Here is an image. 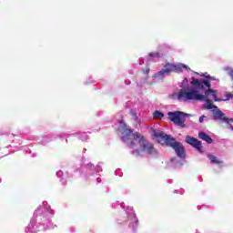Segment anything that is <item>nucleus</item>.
Instances as JSON below:
<instances>
[{
    "label": "nucleus",
    "instance_id": "f257e3e1",
    "mask_svg": "<svg viewBox=\"0 0 233 233\" xmlns=\"http://www.w3.org/2000/svg\"><path fill=\"white\" fill-rule=\"evenodd\" d=\"M180 90L177 94L178 101H221L216 96V90L210 89V81L199 80L192 77L190 84L188 79L184 78L181 85Z\"/></svg>",
    "mask_w": 233,
    "mask_h": 233
},
{
    "label": "nucleus",
    "instance_id": "f03ea898",
    "mask_svg": "<svg viewBox=\"0 0 233 233\" xmlns=\"http://www.w3.org/2000/svg\"><path fill=\"white\" fill-rule=\"evenodd\" d=\"M118 132L124 143H127L130 148H137V150L133 151V155L136 157L156 154L157 151L154 146L150 142H147L141 134L132 133V129L125 122L119 123Z\"/></svg>",
    "mask_w": 233,
    "mask_h": 233
},
{
    "label": "nucleus",
    "instance_id": "7ed1b4c3",
    "mask_svg": "<svg viewBox=\"0 0 233 233\" xmlns=\"http://www.w3.org/2000/svg\"><path fill=\"white\" fill-rule=\"evenodd\" d=\"M154 136L158 138V141H163L167 147H171L178 157L185 159V147H183V144L176 142V139L168 135H165L163 132H155Z\"/></svg>",
    "mask_w": 233,
    "mask_h": 233
},
{
    "label": "nucleus",
    "instance_id": "20e7f679",
    "mask_svg": "<svg viewBox=\"0 0 233 233\" xmlns=\"http://www.w3.org/2000/svg\"><path fill=\"white\" fill-rule=\"evenodd\" d=\"M204 106L208 110H212V119L227 123L228 125V128L232 130L233 127H231L230 123H233V118H227V116H225V113L219 110L218 106L212 105L210 101H207V103L204 104Z\"/></svg>",
    "mask_w": 233,
    "mask_h": 233
},
{
    "label": "nucleus",
    "instance_id": "39448f33",
    "mask_svg": "<svg viewBox=\"0 0 233 233\" xmlns=\"http://www.w3.org/2000/svg\"><path fill=\"white\" fill-rule=\"evenodd\" d=\"M169 121H172L174 125L177 127H180V128H187V124L185 122L187 121V117H188V114H185L181 111H174V112H168L167 113Z\"/></svg>",
    "mask_w": 233,
    "mask_h": 233
},
{
    "label": "nucleus",
    "instance_id": "423d86ee",
    "mask_svg": "<svg viewBox=\"0 0 233 233\" xmlns=\"http://www.w3.org/2000/svg\"><path fill=\"white\" fill-rule=\"evenodd\" d=\"M167 66V69L169 70V74L170 72H175L176 74H181V72H183V70H190V67H188V66L185 65V64H170L167 63L166 64Z\"/></svg>",
    "mask_w": 233,
    "mask_h": 233
},
{
    "label": "nucleus",
    "instance_id": "0eeeda50",
    "mask_svg": "<svg viewBox=\"0 0 233 233\" xmlns=\"http://www.w3.org/2000/svg\"><path fill=\"white\" fill-rule=\"evenodd\" d=\"M186 143L194 147L198 152H203V146L201 145V141L198 140L197 138L187 136L186 137Z\"/></svg>",
    "mask_w": 233,
    "mask_h": 233
},
{
    "label": "nucleus",
    "instance_id": "6e6552de",
    "mask_svg": "<svg viewBox=\"0 0 233 233\" xmlns=\"http://www.w3.org/2000/svg\"><path fill=\"white\" fill-rule=\"evenodd\" d=\"M169 74H170V71L166 64L160 71H158L157 74L153 76V79L163 81V79H165V77H167V76H168Z\"/></svg>",
    "mask_w": 233,
    "mask_h": 233
},
{
    "label": "nucleus",
    "instance_id": "1a4fd4ad",
    "mask_svg": "<svg viewBox=\"0 0 233 233\" xmlns=\"http://www.w3.org/2000/svg\"><path fill=\"white\" fill-rule=\"evenodd\" d=\"M198 137L199 139H202V141H206V143H208V145L212 144V138L210 137V136L207 135V133H198Z\"/></svg>",
    "mask_w": 233,
    "mask_h": 233
},
{
    "label": "nucleus",
    "instance_id": "9d476101",
    "mask_svg": "<svg viewBox=\"0 0 233 233\" xmlns=\"http://www.w3.org/2000/svg\"><path fill=\"white\" fill-rule=\"evenodd\" d=\"M208 159L211 163H214L215 165H221V163H223V161L219 160L218 157L214 155H208Z\"/></svg>",
    "mask_w": 233,
    "mask_h": 233
},
{
    "label": "nucleus",
    "instance_id": "9b49d317",
    "mask_svg": "<svg viewBox=\"0 0 233 233\" xmlns=\"http://www.w3.org/2000/svg\"><path fill=\"white\" fill-rule=\"evenodd\" d=\"M154 119H163L165 117V115L161 113V111H155L153 113Z\"/></svg>",
    "mask_w": 233,
    "mask_h": 233
},
{
    "label": "nucleus",
    "instance_id": "f8f14e48",
    "mask_svg": "<svg viewBox=\"0 0 233 233\" xmlns=\"http://www.w3.org/2000/svg\"><path fill=\"white\" fill-rule=\"evenodd\" d=\"M131 117L136 125L139 123V118L137 117V114H136V112H131Z\"/></svg>",
    "mask_w": 233,
    "mask_h": 233
},
{
    "label": "nucleus",
    "instance_id": "ddd939ff",
    "mask_svg": "<svg viewBox=\"0 0 233 233\" xmlns=\"http://www.w3.org/2000/svg\"><path fill=\"white\" fill-rule=\"evenodd\" d=\"M150 59H154L156 57H159V53H150L149 54Z\"/></svg>",
    "mask_w": 233,
    "mask_h": 233
},
{
    "label": "nucleus",
    "instance_id": "4468645a",
    "mask_svg": "<svg viewBox=\"0 0 233 233\" xmlns=\"http://www.w3.org/2000/svg\"><path fill=\"white\" fill-rule=\"evenodd\" d=\"M171 162L173 163V165H175L176 167H179V164L177 163V160L176 158H171Z\"/></svg>",
    "mask_w": 233,
    "mask_h": 233
},
{
    "label": "nucleus",
    "instance_id": "2eb2a0df",
    "mask_svg": "<svg viewBox=\"0 0 233 233\" xmlns=\"http://www.w3.org/2000/svg\"><path fill=\"white\" fill-rule=\"evenodd\" d=\"M206 118H207L206 116H200V117H199V123H203Z\"/></svg>",
    "mask_w": 233,
    "mask_h": 233
},
{
    "label": "nucleus",
    "instance_id": "dca6fc26",
    "mask_svg": "<svg viewBox=\"0 0 233 233\" xmlns=\"http://www.w3.org/2000/svg\"><path fill=\"white\" fill-rule=\"evenodd\" d=\"M133 218H134V222L136 223V225L137 224V218H136V215L133 213Z\"/></svg>",
    "mask_w": 233,
    "mask_h": 233
},
{
    "label": "nucleus",
    "instance_id": "f3484780",
    "mask_svg": "<svg viewBox=\"0 0 233 233\" xmlns=\"http://www.w3.org/2000/svg\"><path fill=\"white\" fill-rule=\"evenodd\" d=\"M228 97H230L231 99H233V95L232 94H228Z\"/></svg>",
    "mask_w": 233,
    "mask_h": 233
},
{
    "label": "nucleus",
    "instance_id": "a211bd4d",
    "mask_svg": "<svg viewBox=\"0 0 233 233\" xmlns=\"http://www.w3.org/2000/svg\"><path fill=\"white\" fill-rule=\"evenodd\" d=\"M146 72H147V74H148V72H150V69H147V71H146Z\"/></svg>",
    "mask_w": 233,
    "mask_h": 233
},
{
    "label": "nucleus",
    "instance_id": "6ab92c4d",
    "mask_svg": "<svg viewBox=\"0 0 233 233\" xmlns=\"http://www.w3.org/2000/svg\"><path fill=\"white\" fill-rule=\"evenodd\" d=\"M96 181L99 183V181H101V179H100V178H97Z\"/></svg>",
    "mask_w": 233,
    "mask_h": 233
},
{
    "label": "nucleus",
    "instance_id": "aec40b11",
    "mask_svg": "<svg viewBox=\"0 0 233 233\" xmlns=\"http://www.w3.org/2000/svg\"><path fill=\"white\" fill-rule=\"evenodd\" d=\"M205 77H210V76H205Z\"/></svg>",
    "mask_w": 233,
    "mask_h": 233
},
{
    "label": "nucleus",
    "instance_id": "412c9836",
    "mask_svg": "<svg viewBox=\"0 0 233 233\" xmlns=\"http://www.w3.org/2000/svg\"><path fill=\"white\" fill-rule=\"evenodd\" d=\"M210 79H212V80H214V78L213 77H209Z\"/></svg>",
    "mask_w": 233,
    "mask_h": 233
},
{
    "label": "nucleus",
    "instance_id": "4be33fe9",
    "mask_svg": "<svg viewBox=\"0 0 233 233\" xmlns=\"http://www.w3.org/2000/svg\"><path fill=\"white\" fill-rule=\"evenodd\" d=\"M130 210H131V212H132V210H133V209H132V208H130Z\"/></svg>",
    "mask_w": 233,
    "mask_h": 233
},
{
    "label": "nucleus",
    "instance_id": "5701e85b",
    "mask_svg": "<svg viewBox=\"0 0 233 233\" xmlns=\"http://www.w3.org/2000/svg\"><path fill=\"white\" fill-rule=\"evenodd\" d=\"M232 130H233V128H232Z\"/></svg>",
    "mask_w": 233,
    "mask_h": 233
}]
</instances>
